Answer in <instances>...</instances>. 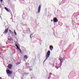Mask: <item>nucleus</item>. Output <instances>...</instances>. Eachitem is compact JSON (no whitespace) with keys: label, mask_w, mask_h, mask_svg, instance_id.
Wrapping results in <instances>:
<instances>
[{"label":"nucleus","mask_w":79,"mask_h":79,"mask_svg":"<svg viewBox=\"0 0 79 79\" xmlns=\"http://www.w3.org/2000/svg\"><path fill=\"white\" fill-rule=\"evenodd\" d=\"M6 73L9 77H11V75L13 74V71L10 70H6Z\"/></svg>","instance_id":"obj_1"},{"label":"nucleus","mask_w":79,"mask_h":79,"mask_svg":"<svg viewBox=\"0 0 79 79\" xmlns=\"http://www.w3.org/2000/svg\"><path fill=\"white\" fill-rule=\"evenodd\" d=\"M50 51H48L47 55H46V60H47V59L50 56Z\"/></svg>","instance_id":"obj_2"},{"label":"nucleus","mask_w":79,"mask_h":79,"mask_svg":"<svg viewBox=\"0 0 79 79\" xmlns=\"http://www.w3.org/2000/svg\"><path fill=\"white\" fill-rule=\"evenodd\" d=\"M60 58H59V60L60 61V63H61V64H60V66H61V65H62V63H63V61L64 60V59H63V60H62V59H61V58L62 57H60Z\"/></svg>","instance_id":"obj_3"},{"label":"nucleus","mask_w":79,"mask_h":79,"mask_svg":"<svg viewBox=\"0 0 79 79\" xmlns=\"http://www.w3.org/2000/svg\"><path fill=\"white\" fill-rule=\"evenodd\" d=\"M53 21L54 22V23H56L58 21V19H56V18L55 17L53 19Z\"/></svg>","instance_id":"obj_4"},{"label":"nucleus","mask_w":79,"mask_h":79,"mask_svg":"<svg viewBox=\"0 0 79 79\" xmlns=\"http://www.w3.org/2000/svg\"><path fill=\"white\" fill-rule=\"evenodd\" d=\"M8 29H9V27H8L6 29H5L4 31L3 32V34H6L8 31Z\"/></svg>","instance_id":"obj_5"},{"label":"nucleus","mask_w":79,"mask_h":79,"mask_svg":"<svg viewBox=\"0 0 79 79\" xmlns=\"http://www.w3.org/2000/svg\"><path fill=\"white\" fill-rule=\"evenodd\" d=\"M8 66H7V68H9L10 69H11V67H12V65L11 64H8Z\"/></svg>","instance_id":"obj_6"},{"label":"nucleus","mask_w":79,"mask_h":79,"mask_svg":"<svg viewBox=\"0 0 79 79\" xmlns=\"http://www.w3.org/2000/svg\"><path fill=\"white\" fill-rule=\"evenodd\" d=\"M40 9H41V6H40L38 8V13L40 12Z\"/></svg>","instance_id":"obj_7"},{"label":"nucleus","mask_w":79,"mask_h":79,"mask_svg":"<svg viewBox=\"0 0 79 79\" xmlns=\"http://www.w3.org/2000/svg\"><path fill=\"white\" fill-rule=\"evenodd\" d=\"M49 48L50 50L52 51V50H53V46L51 45L49 47Z\"/></svg>","instance_id":"obj_8"},{"label":"nucleus","mask_w":79,"mask_h":79,"mask_svg":"<svg viewBox=\"0 0 79 79\" xmlns=\"http://www.w3.org/2000/svg\"><path fill=\"white\" fill-rule=\"evenodd\" d=\"M30 39H31V40H32V39H34V38H33V35H30Z\"/></svg>","instance_id":"obj_9"},{"label":"nucleus","mask_w":79,"mask_h":79,"mask_svg":"<svg viewBox=\"0 0 79 79\" xmlns=\"http://www.w3.org/2000/svg\"><path fill=\"white\" fill-rule=\"evenodd\" d=\"M6 10V11H9V10H8V8H7L6 7H5L4 8Z\"/></svg>","instance_id":"obj_10"},{"label":"nucleus","mask_w":79,"mask_h":79,"mask_svg":"<svg viewBox=\"0 0 79 79\" xmlns=\"http://www.w3.org/2000/svg\"><path fill=\"white\" fill-rule=\"evenodd\" d=\"M24 58H25V59H27V55L24 56Z\"/></svg>","instance_id":"obj_11"},{"label":"nucleus","mask_w":79,"mask_h":79,"mask_svg":"<svg viewBox=\"0 0 79 79\" xmlns=\"http://www.w3.org/2000/svg\"><path fill=\"white\" fill-rule=\"evenodd\" d=\"M14 33L15 34V35H16V32L15 31V30H14Z\"/></svg>","instance_id":"obj_12"},{"label":"nucleus","mask_w":79,"mask_h":79,"mask_svg":"<svg viewBox=\"0 0 79 79\" xmlns=\"http://www.w3.org/2000/svg\"><path fill=\"white\" fill-rule=\"evenodd\" d=\"M9 32L10 33H11V30H9Z\"/></svg>","instance_id":"obj_13"},{"label":"nucleus","mask_w":79,"mask_h":79,"mask_svg":"<svg viewBox=\"0 0 79 79\" xmlns=\"http://www.w3.org/2000/svg\"><path fill=\"white\" fill-rule=\"evenodd\" d=\"M17 48L19 50H20V48L18 46L17 47Z\"/></svg>","instance_id":"obj_14"},{"label":"nucleus","mask_w":79,"mask_h":79,"mask_svg":"<svg viewBox=\"0 0 79 79\" xmlns=\"http://www.w3.org/2000/svg\"><path fill=\"white\" fill-rule=\"evenodd\" d=\"M0 1H1V3L3 2V0H0Z\"/></svg>","instance_id":"obj_15"},{"label":"nucleus","mask_w":79,"mask_h":79,"mask_svg":"<svg viewBox=\"0 0 79 79\" xmlns=\"http://www.w3.org/2000/svg\"><path fill=\"white\" fill-rule=\"evenodd\" d=\"M16 47H18V46L16 44Z\"/></svg>","instance_id":"obj_16"},{"label":"nucleus","mask_w":79,"mask_h":79,"mask_svg":"<svg viewBox=\"0 0 79 79\" xmlns=\"http://www.w3.org/2000/svg\"><path fill=\"white\" fill-rule=\"evenodd\" d=\"M56 68L57 69H58V67H56Z\"/></svg>","instance_id":"obj_17"},{"label":"nucleus","mask_w":79,"mask_h":79,"mask_svg":"<svg viewBox=\"0 0 79 79\" xmlns=\"http://www.w3.org/2000/svg\"><path fill=\"white\" fill-rule=\"evenodd\" d=\"M20 52H21V50L20 49V51H19Z\"/></svg>","instance_id":"obj_18"},{"label":"nucleus","mask_w":79,"mask_h":79,"mask_svg":"<svg viewBox=\"0 0 79 79\" xmlns=\"http://www.w3.org/2000/svg\"><path fill=\"white\" fill-rule=\"evenodd\" d=\"M51 21H52H52H53L52 20H51Z\"/></svg>","instance_id":"obj_19"}]
</instances>
